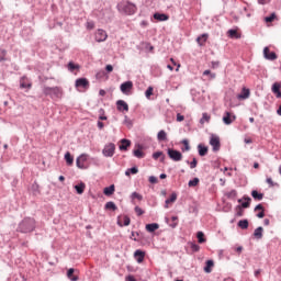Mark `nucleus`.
<instances>
[{"instance_id": "obj_8", "label": "nucleus", "mask_w": 281, "mask_h": 281, "mask_svg": "<svg viewBox=\"0 0 281 281\" xmlns=\"http://www.w3.org/2000/svg\"><path fill=\"white\" fill-rule=\"evenodd\" d=\"M120 89L124 95H131V91H133V81L128 80L121 83Z\"/></svg>"}, {"instance_id": "obj_1", "label": "nucleus", "mask_w": 281, "mask_h": 281, "mask_svg": "<svg viewBox=\"0 0 281 281\" xmlns=\"http://www.w3.org/2000/svg\"><path fill=\"white\" fill-rule=\"evenodd\" d=\"M34 229H36V221L32 217H25L19 223L16 232H20V234H32Z\"/></svg>"}, {"instance_id": "obj_4", "label": "nucleus", "mask_w": 281, "mask_h": 281, "mask_svg": "<svg viewBox=\"0 0 281 281\" xmlns=\"http://www.w3.org/2000/svg\"><path fill=\"white\" fill-rule=\"evenodd\" d=\"M167 154L172 161H181V159H183V154L177 149L168 148Z\"/></svg>"}, {"instance_id": "obj_16", "label": "nucleus", "mask_w": 281, "mask_h": 281, "mask_svg": "<svg viewBox=\"0 0 281 281\" xmlns=\"http://www.w3.org/2000/svg\"><path fill=\"white\" fill-rule=\"evenodd\" d=\"M209 36H210V35H207V33H203L202 35L198 36V38H196L198 45H200L201 47H203V45H205V43H207Z\"/></svg>"}, {"instance_id": "obj_26", "label": "nucleus", "mask_w": 281, "mask_h": 281, "mask_svg": "<svg viewBox=\"0 0 281 281\" xmlns=\"http://www.w3.org/2000/svg\"><path fill=\"white\" fill-rule=\"evenodd\" d=\"M115 192V184H111L110 187H105L103 190V194L105 196H111Z\"/></svg>"}, {"instance_id": "obj_22", "label": "nucleus", "mask_w": 281, "mask_h": 281, "mask_svg": "<svg viewBox=\"0 0 281 281\" xmlns=\"http://www.w3.org/2000/svg\"><path fill=\"white\" fill-rule=\"evenodd\" d=\"M74 273H76V269L70 268V269L67 270V278H68V280H70V281H78L79 280L78 276H74Z\"/></svg>"}, {"instance_id": "obj_42", "label": "nucleus", "mask_w": 281, "mask_h": 281, "mask_svg": "<svg viewBox=\"0 0 281 281\" xmlns=\"http://www.w3.org/2000/svg\"><path fill=\"white\" fill-rule=\"evenodd\" d=\"M5 56H8V50L1 48L0 49V63H5V60H8V58H5Z\"/></svg>"}, {"instance_id": "obj_24", "label": "nucleus", "mask_w": 281, "mask_h": 281, "mask_svg": "<svg viewBox=\"0 0 281 281\" xmlns=\"http://www.w3.org/2000/svg\"><path fill=\"white\" fill-rule=\"evenodd\" d=\"M154 19L156 21H168V19H170V18L166 13L156 12V13H154Z\"/></svg>"}, {"instance_id": "obj_48", "label": "nucleus", "mask_w": 281, "mask_h": 281, "mask_svg": "<svg viewBox=\"0 0 281 281\" xmlns=\"http://www.w3.org/2000/svg\"><path fill=\"white\" fill-rule=\"evenodd\" d=\"M131 199H132V200L137 199L138 201H142V200L144 199V196H143L142 194L137 193V192H133V193L131 194Z\"/></svg>"}, {"instance_id": "obj_56", "label": "nucleus", "mask_w": 281, "mask_h": 281, "mask_svg": "<svg viewBox=\"0 0 281 281\" xmlns=\"http://www.w3.org/2000/svg\"><path fill=\"white\" fill-rule=\"evenodd\" d=\"M191 249L192 251H199L201 249V246H199L198 244L191 243Z\"/></svg>"}, {"instance_id": "obj_5", "label": "nucleus", "mask_w": 281, "mask_h": 281, "mask_svg": "<svg viewBox=\"0 0 281 281\" xmlns=\"http://www.w3.org/2000/svg\"><path fill=\"white\" fill-rule=\"evenodd\" d=\"M210 145L213 148V153H218V150H221V137L212 134L210 138Z\"/></svg>"}, {"instance_id": "obj_18", "label": "nucleus", "mask_w": 281, "mask_h": 281, "mask_svg": "<svg viewBox=\"0 0 281 281\" xmlns=\"http://www.w3.org/2000/svg\"><path fill=\"white\" fill-rule=\"evenodd\" d=\"M224 196H226V199H229L231 201H234L236 196H238V191H236V189H232L231 191H226L224 193Z\"/></svg>"}, {"instance_id": "obj_7", "label": "nucleus", "mask_w": 281, "mask_h": 281, "mask_svg": "<svg viewBox=\"0 0 281 281\" xmlns=\"http://www.w3.org/2000/svg\"><path fill=\"white\" fill-rule=\"evenodd\" d=\"M102 153L104 157H113L115 155V144L110 143L105 145Z\"/></svg>"}, {"instance_id": "obj_3", "label": "nucleus", "mask_w": 281, "mask_h": 281, "mask_svg": "<svg viewBox=\"0 0 281 281\" xmlns=\"http://www.w3.org/2000/svg\"><path fill=\"white\" fill-rule=\"evenodd\" d=\"M44 95H48L53 100L56 98H60V88L59 87H44L43 88Z\"/></svg>"}, {"instance_id": "obj_46", "label": "nucleus", "mask_w": 281, "mask_h": 281, "mask_svg": "<svg viewBox=\"0 0 281 281\" xmlns=\"http://www.w3.org/2000/svg\"><path fill=\"white\" fill-rule=\"evenodd\" d=\"M280 88H281L280 83L274 82V83L272 85V88H271L272 93H278V92H280Z\"/></svg>"}, {"instance_id": "obj_35", "label": "nucleus", "mask_w": 281, "mask_h": 281, "mask_svg": "<svg viewBox=\"0 0 281 281\" xmlns=\"http://www.w3.org/2000/svg\"><path fill=\"white\" fill-rule=\"evenodd\" d=\"M65 161L68 166H71L74 164V156H71V153L67 151L65 154Z\"/></svg>"}, {"instance_id": "obj_60", "label": "nucleus", "mask_w": 281, "mask_h": 281, "mask_svg": "<svg viewBox=\"0 0 281 281\" xmlns=\"http://www.w3.org/2000/svg\"><path fill=\"white\" fill-rule=\"evenodd\" d=\"M186 120V116L181 115V113L177 114V122H183Z\"/></svg>"}, {"instance_id": "obj_12", "label": "nucleus", "mask_w": 281, "mask_h": 281, "mask_svg": "<svg viewBox=\"0 0 281 281\" xmlns=\"http://www.w3.org/2000/svg\"><path fill=\"white\" fill-rule=\"evenodd\" d=\"M263 58H266V60H277L278 54H276V52H271L269 47L266 46L263 48Z\"/></svg>"}, {"instance_id": "obj_53", "label": "nucleus", "mask_w": 281, "mask_h": 281, "mask_svg": "<svg viewBox=\"0 0 281 281\" xmlns=\"http://www.w3.org/2000/svg\"><path fill=\"white\" fill-rule=\"evenodd\" d=\"M135 236L139 237V233L132 232L130 238L132 240H134L135 243H137L139 239H137V237H135Z\"/></svg>"}, {"instance_id": "obj_49", "label": "nucleus", "mask_w": 281, "mask_h": 281, "mask_svg": "<svg viewBox=\"0 0 281 281\" xmlns=\"http://www.w3.org/2000/svg\"><path fill=\"white\" fill-rule=\"evenodd\" d=\"M203 76H210L211 80H214V78H216V74L212 72L211 70H204Z\"/></svg>"}, {"instance_id": "obj_21", "label": "nucleus", "mask_w": 281, "mask_h": 281, "mask_svg": "<svg viewBox=\"0 0 281 281\" xmlns=\"http://www.w3.org/2000/svg\"><path fill=\"white\" fill-rule=\"evenodd\" d=\"M20 87L21 89H32V83L27 82V77H22L20 79Z\"/></svg>"}, {"instance_id": "obj_45", "label": "nucleus", "mask_w": 281, "mask_h": 281, "mask_svg": "<svg viewBox=\"0 0 281 281\" xmlns=\"http://www.w3.org/2000/svg\"><path fill=\"white\" fill-rule=\"evenodd\" d=\"M165 221H166L167 225H169V227H171L172 229L177 228V225H179V222L170 223V220L168 217H165Z\"/></svg>"}, {"instance_id": "obj_17", "label": "nucleus", "mask_w": 281, "mask_h": 281, "mask_svg": "<svg viewBox=\"0 0 281 281\" xmlns=\"http://www.w3.org/2000/svg\"><path fill=\"white\" fill-rule=\"evenodd\" d=\"M31 192H32V194H34V196H38V194H41V186H38L37 181L32 183Z\"/></svg>"}, {"instance_id": "obj_20", "label": "nucleus", "mask_w": 281, "mask_h": 281, "mask_svg": "<svg viewBox=\"0 0 281 281\" xmlns=\"http://www.w3.org/2000/svg\"><path fill=\"white\" fill-rule=\"evenodd\" d=\"M145 229L146 232H149V234H153V232H157V229H159V224L157 223L146 224Z\"/></svg>"}, {"instance_id": "obj_63", "label": "nucleus", "mask_w": 281, "mask_h": 281, "mask_svg": "<svg viewBox=\"0 0 281 281\" xmlns=\"http://www.w3.org/2000/svg\"><path fill=\"white\" fill-rule=\"evenodd\" d=\"M258 218H265V210L257 214Z\"/></svg>"}, {"instance_id": "obj_33", "label": "nucleus", "mask_w": 281, "mask_h": 281, "mask_svg": "<svg viewBox=\"0 0 281 281\" xmlns=\"http://www.w3.org/2000/svg\"><path fill=\"white\" fill-rule=\"evenodd\" d=\"M237 225H238V227H240V229H248L249 228V221L248 220H240Z\"/></svg>"}, {"instance_id": "obj_51", "label": "nucleus", "mask_w": 281, "mask_h": 281, "mask_svg": "<svg viewBox=\"0 0 281 281\" xmlns=\"http://www.w3.org/2000/svg\"><path fill=\"white\" fill-rule=\"evenodd\" d=\"M99 114H100L99 120H101V121L108 120L106 115H104V109H100Z\"/></svg>"}, {"instance_id": "obj_54", "label": "nucleus", "mask_w": 281, "mask_h": 281, "mask_svg": "<svg viewBox=\"0 0 281 281\" xmlns=\"http://www.w3.org/2000/svg\"><path fill=\"white\" fill-rule=\"evenodd\" d=\"M134 212L137 214V216H142L144 214V211L139 206H135Z\"/></svg>"}, {"instance_id": "obj_62", "label": "nucleus", "mask_w": 281, "mask_h": 281, "mask_svg": "<svg viewBox=\"0 0 281 281\" xmlns=\"http://www.w3.org/2000/svg\"><path fill=\"white\" fill-rule=\"evenodd\" d=\"M97 126L98 128H100V131H102V128H104V123L101 121H98Z\"/></svg>"}, {"instance_id": "obj_58", "label": "nucleus", "mask_w": 281, "mask_h": 281, "mask_svg": "<svg viewBox=\"0 0 281 281\" xmlns=\"http://www.w3.org/2000/svg\"><path fill=\"white\" fill-rule=\"evenodd\" d=\"M149 183H157L159 180L155 176H150L148 179Z\"/></svg>"}, {"instance_id": "obj_41", "label": "nucleus", "mask_w": 281, "mask_h": 281, "mask_svg": "<svg viewBox=\"0 0 281 281\" xmlns=\"http://www.w3.org/2000/svg\"><path fill=\"white\" fill-rule=\"evenodd\" d=\"M134 157H136L137 159H144L145 155L144 151H142V149H135L133 151Z\"/></svg>"}, {"instance_id": "obj_64", "label": "nucleus", "mask_w": 281, "mask_h": 281, "mask_svg": "<svg viewBox=\"0 0 281 281\" xmlns=\"http://www.w3.org/2000/svg\"><path fill=\"white\" fill-rule=\"evenodd\" d=\"M126 280H127V281H137V280L135 279V277H133V276H128V277L126 278Z\"/></svg>"}, {"instance_id": "obj_40", "label": "nucleus", "mask_w": 281, "mask_h": 281, "mask_svg": "<svg viewBox=\"0 0 281 281\" xmlns=\"http://www.w3.org/2000/svg\"><path fill=\"white\" fill-rule=\"evenodd\" d=\"M244 201H246V202H243V203L240 204L241 210L249 207L250 202H251V198H249V196H244Z\"/></svg>"}, {"instance_id": "obj_15", "label": "nucleus", "mask_w": 281, "mask_h": 281, "mask_svg": "<svg viewBox=\"0 0 281 281\" xmlns=\"http://www.w3.org/2000/svg\"><path fill=\"white\" fill-rule=\"evenodd\" d=\"M116 109L120 112H124L125 111L127 113V111H128V103H126V101H124V100H119V101H116Z\"/></svg>"}, {"instance_id": "obj_37", "label": "nucleus", "mask_w": 281, "mask_h": 281, "mask_svg": "<svg viewBox=\"0 0 281 281\" xmlns=\"http://www.w3.org/2000/svg\"><path fill=\"white\" fill-rule=\"evenodd\" d=\"M278 19L276 12L271 13L269 16L265 18L266 23H273Z\"/></svg>"}, {"instance_id": "obj_39", "label": "nucleus", "mask_w": 281, "mask_h": 281, "mask_svg": "<svg viewBox=\"0 0 281 281\" xmlns=\"http://www.w3.org/2000/svg\"><path fill=\"white\" fill-rule=\"evenodd\" d=\"M105 210H112V212H115V210H117V205L114 204V202H106L105 203V206H104Z\"/></svg>"}, {"instance_id": "obj_28", "label": "nucleus", "mask_w": 281, "mask_h": 281, "mask_svg": "<svg viewBox=\"0 0 281 281\" xmlns=\"http://www.w3.org/2000/svg\"><path fill=\"white\" fill-rule=\"evenodd\" d=\"M262 232H265L262 226L257 227L254 232V237L257 238V240H260L262 238Z\"/></svg>"}, {"instance_id": "obj_44", "label": "nucleus", "mask_w": 281, "mask_h": 281, "mask_svg": "<svg viewBox=\"0 0 281 281\" xmlns=\"http://www.w3.org/2000/svg\"><path fill=\"white\" fill-rule=\"evenodd\" d=\"M187 164L190 166L191 169L196 168L199 161L196 160V158H193L192 161L187 160Z\"/></svg>"}, {"instance_id": "obj_57", "label": "nucleus", "mask_w": 281, "mask_h": 281, "mask_svg": "<svg viewBox=\"0 0 281 281\" xmlns=\"http://www.w3.org/2000/svg\"><path fill=\"white\" fill-rule=\"evenodd\" d=\"M128 170H130V175H137V172H139V169H137V167L128 168Z\"/></svg>"}, {"instance_id": "obj_27", "label": "nucleus", "mask_w": 281, "mask_h": 281, "mask_svg": "<svg viewBox=\"0 0 281 281\" xmlns=\"http://www.w3.org/2000/svg\"><path fill=\"white\" fill-rule=\"evenodd\" d=\"M251 196H252V199H255V201H262V199H265V194L258 192V190H252Z\"/></svg>"}, {"instance_id": "obj_2", "label": "nucleus", "mask_w": 281, "mask_h": 281, "mask_svg": "<svg viewBox=\"0 0 281 281\" xmlns=\"http://www.w3.org/2000/svg\"><path fill=\"white\" fill-rule=\"evenodd\" d=\"M117 10L122 14H127L128 16H132V14H135L137 12V5L133 2H120L117 4Z\"/></svg>"}, {"instance_id": "obj_10", "label": "nucleus", "mask_w": 281, "mask_h": 281, "mask_svg": "<svg viewBox=\"0 0 281 281\" xmlns=\"http://www.w3.org/2000/svg\"><path fill=\"white\" fill-rule=\"evenodd\" d=\"M88 157L89 156L87 154H81L76 159L77 168H80V170H87V166L85 165V162L87 161Z\"/></svg>"}, {"instance_id": "obj_36", "label": "nucleus", "mask_w": 281, "mask_h": 281, "mask_svg": "<svg viewBox=\"0 0 281 281\" xmlns=\"http://www.w3.org/2000/svg\"><path fill=\"white\" fill-rule=\"evenodd\" d=\"M67 67H68V71H71V72L76 71V69H80V66L75 64L74 61H69Z\"/></svg>"}, {"instance_id": "obj_43", "label": "nucleus", "mask_w": 281, "mask_h": 281, "mask_svg": "<svg viewBox=\"0 0 281 281\" xmlns=\"http://www.w3.org/2000/svg\"><path fill=\"white\" fill-rule=\"evenodd\" d=\"M199 178H193L188 182L189 188H196V186H199Z\"/></svg>"}, {"instance_id": "obj_19", "label": "nucleus", "mask_w": 281, "mask_h": 281, "mask_svg": "<svg viewBox=\"0 0 281 281\" xmlns=\"http://www.w3.org/2000/svg\"><path fill=\"white\" fill-rule=\"evenodd\" d=\"M250 91L247 88H243L241 92L237 95L238 100H247L250 95Z\"/></svg>"}, {"instance_id": "obj_32", "label": "nucleus", "mask_w": 281, "mask_h": 281, "mask_svg": "<svg viewBox=\"0 0 281 281\" xmlns=\"http://www.w3.org/2000/svg\"><path fill=\"white\" fill-rule=\"evenodd\" d=\"M159 157H161L160 161L164 162L165 159H166V156L164 155V151H155L153 154V159L157 160V159H159Z\"/></svg>"}, {"instance_id": "obj_23", "label": "nucleus", "mask_w": 281, "mask_h": 281, "mask_svg": "<svg viewBox=\"0 0 281 281\" xmlns=\"http://www.w3.org/2000/svg\"><path fill=\"white\" fill-rule=\"evenodd\" d=\"M131 146V140L123 138L121 139V145L119 146L120 150H128Z\"/></svg>"}, {"instance_id": "obj_38", "label": "nucleus", "mask_w": 281, "mask_h": 281, "mask_svg": "<svg viewBox=\"0 0 281 281\" xmlns=\"http://www.w3.org/2000/svg\"><path fill=\"white\" fill-rule=\"evenodd\" d=\"M196 238H198V243L200 245H203V243H205V234H203V232H198L196 234Z\"/></svg>"}, {"instance_id": "obj_6", "label": "nucleus", "mask_w": 281, "mask_h": 281, "mask_svg": "<svg viewBox=\"0 0 281 281\" xmlns=\"http://www.w3.org/2000/svg\"><path fill=\"white\" fill-rule=\"evenodd\" d=\"M75 87L78 91H80V89H83V90L89 89V79H87V78L76 79Z\"/></svg>"}, {"instance_id": "obj_47", "label": "nucleus", "mask_w": 281, "mask_h": 281, "mask_svg": "<svg viewBox=\"0 0 281 281\" xmlns=\"http://www.w3.org/2000/svg\"><path fill=\"white\" fill-rule=\"evenodd\" d=\"M205 122H210V116L207 113H203L202 117L200 119V124H205Z\"/></svg>"}, {"instance_id": "obj_52", "label": "nucleus", "mask_w": 281, "mask_h": 281, "mask_svg": "<svg viewBox=\"0 0 281 281\" xmlns=\"http://www.w3.org/2000/svg\"><path fill=\"white\" fill-rule=\"evenodd\" d=\"M236 216H243V214H244V211H243V206H240V205H237L236 206Z\"/></svg>"}, {"instance_id": "obj_29", "label": "nucleus", "mask_w": 281, "mask_h": 281, "mask_svg": "<svg viewBox=\"0 0 281 281\" xmlns=\"http://www.w3.org/2000/svg\"><path fill=\"white\" fill-rule=\"evenodd\" d=\"M157 139L158 142H166L168 139V134L166 133V131H159L157 134Z\"/></svg>"}, {"instance_id": "obj_13", "label": "nucleus", "mask_w": 281, "mask_h": 281, "mask_svg": "<svg viewBox=\"0 0 281 281\" xmlns=\"http://www.w3.org/2000/svg\"><path fill=\"white\" fill-rule=\"evenodd\" d=\"M134 258H135L136 262H138V265H142V262H144V258H146V252L142 249H137L134 252Z\"/></svg>"}, {"instance_id": "obj_31", "label": "nucleus", "mask_w": 281, "mask_h": 281, "mask_svg": "<svg viewBox=\"0 0 281 281\" xmlns=\"http://www.w3.org/2000/svg\"><path fill=\"white\" fill-rule=\"evenodd\" d=\"M175 201H177V193L173 192V193H171L170 198L165 201L166 210H168V207H169L168 204L175 203Z\"/></svg>"}, {"instance_id": "obj_30", "label": "nucleus", "mask_w": 281, "mask_h": 281, "mask_svg": "<svg viewBox=\"0 0 281 281\" xmlns=\"http://www.w3.org/2000/svg\"><path fill=\"white\" fill-rule=\"evenodd\" d=\"M212 267H214V260L210 259L205 262V267H204L205 273H212Z\"/></svg>"}, {"instance_id": "obj_9", "label": "nucleus", "mask_w": 281, "mask_h": 281, "mask_svg": "<svg viewBox=\"0 0 281 281\" xmlns=\"http://www.w3.org/2000/svg\"><path fill=\"white\" fill-rule=\"evenodd\" d=\"M94 38L97 43H104V41L109 38V35L106 34V31L99 29L94 34Z\"/></svg>"}, {"instance_id": "obj_14", "label": "nucleus", "mask_w": 281, "mask_h": 281, "mask_svg": "<svg viewBox=\"0 0 281 281\" xmlns=\"http://www.w3.org/2000/svg\"><path fill=\"white\" fill-rule=\"evenodd\" d=\"M117 225H119V227H128V225H131V217H128V215H124L123 223H122V216H119Z\"/></svg>"}, {"instance_id": "obj_25", "label": "nucleus", "mask_w": 281, "mask_h": 281, "mask_svg": "<svg viewBox=\"0 0 281 281\" xmlns=\"http://www.w3.org/2000/svg\"><path fill=\"white\" fill-rule=\"evenodd\" d=\"M207 150H209L207 146L201 145V144L198 145V153L200 157H205V155H207Z\"/></svg>"}, {"instance_id": "obj_34", "label": "nucleus", "mask_w": 281, "mask_h": 281, "mask_svg": "<svg viewBox=\"0 0 281 281\" xmlns=\"http://www.w3.org/2000/svg\"><path fill=\"white\" fill-rule=\"evenodd\" d=\"M85 183L83 182H80L79 184H76L75 186V190L77 192V194H82L85 192Z\"/></svg>"}, {"instance_id": "obj_61", "label": "nucleus", "mask_w": 281, "mask_h": 281, "mask_svg": "<svg viewBox=\"0 0 281 281\" xmlns=\"http://www.w3.org/2000/svg\"><path fill=\"white\" fill-rule=\"evenodd\" d=\"M105 71H108V74H111V71H113V65H106Z\"/></svg>"}, {"instance_id": "obj_55", "label": "nucleus", "mask_w": 281, "mask_h": 281, "mask_svg": "<svg viewBox=\"0 0 281 281\" xmlns=\"http://www.w3.org/2000/svg\"><path fill=\"white\" fill-rule=\"evenodd\" d=\"M181 144H183L184 150H190V143L188 142V139H182Z\"/></svg>"}, {"instance_id": "obj_11", "label": "nucleus", "mask_w": 281, "mask_h": 281, "mask_svg": "<svg viewBox=\"0 0 281 281\" xmlns=\"http://www.w3.org/2000/svg\"><path fill=\"white\" fill-rule=\"evenodd\" d=\"M223 122L226 124V126H229V124H233L236 120V115L232 112H225L223 116Z\"/></svg>"}, {"instance_id": "obj_50", "label": "nucleus", "mask_w": 281, "mask_h": 281, "mask_svg": "<svg viewBox=\"0 0 281 281\" xmlns=\"http://www.w3.org/2000/svg\"><path fill=\"white\" fill-rule=\"evenodd\" d=\"M150 95H153V87H148L145 91V98H147V100L150 99Z\"/></svg>"}, {"instance_id": "obj_59", "label": "nucleus", "mask_w": 281, "mask_h": 281, "mask_svg": "<svg viewBox=\"0 0 281 281\" xmlns=\"http://www.w3.org/2000/svg\"><path fill=\"white\" fill-rule=\"evenodd\" d=\"M258 210H259L260 212H262V211H265V206H262V204H257V205L255 206V212H258Z\"/></svg>"}]
</instances>
